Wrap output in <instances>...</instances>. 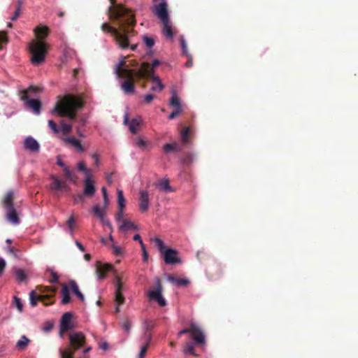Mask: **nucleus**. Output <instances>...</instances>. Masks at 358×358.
<instances>
[{"label":"nucleus","instance_id":"nucleus-61","mask_svg":"<svg viewBox=\"0 0 358 358\" xmlns=\"http://www.w3.org/2000/svg\"><path fill=\"white\" fill-rule=\"evenodd\" d=\"M131 322L129 321H125L123 324V328L124 329V330L129 333L130 329H131Z\"/></svg>","mask_w":358,"mask_h":358},{"label":"nucleus","instance_id":"nucleus-38","mask_svg":"<svg viewBox=\"0 0 358 358\" xmlns=\"http://www.w3.org/2000/svg\"><path fill=\"white\" fill-rule=\"evenodd\" d=\"M134 145L141 150H144L146 148L148 143L142 138L137 137L134 140Z\"/></svg>","mask_w":358,"mask_h":358},{"label":"nucleus","instance_id":"nucleus-53","mask_svg":"<svg viewBox=\"0 0 358 358\" xmlns=\"http://www.w3.org/2000/svg\"><path fill=\"white\" fill-rule=\"evenodd\" d=\"M141 247L143 252V261L145 262L148 260V255L145 248V245L142 241H141Z\"/></svg>","mask_w":358,"mask_h":358},{"label":"nucleus","instance_id":"nucleus-15","mask_svg":"<svg viewBox=\"0 0 358 358\" xmlns=\"http://www.w3.org/2000/svg\"><path fill=\"white\" fill-rule=\"evenodd\" d=\"M153 12L162 22L169 20L167 3L165 1H162L158 6H155Z\"/></svg>","mask_w":358,"mask_h":358},{"label":"nucleus","instance_id":"nucleus-46","mask_svg":"<svg viewBox=\"0 0 358 358\" xmlns=\"http://www.w3.org/2000/svg\"><path fill=\"white\" fill-rule=\"evenodd\" d=\"M66 224L69 229L70 232L72 234L73 229L76 227V222L73 216H71L70 218L66 221Z\"/></svg>","mask_w":358,"mask_h":358},{"label":"nucleus","instance_id":"nucleus-34","mask_svg":"<svg viewBox=\"0 0 358 358\" xmlns=\"http://www.w3.org/2000/svg\"><path fill=\"white\" fill-rule=\"evenodd\" d=\"M196 345L192 343H187L184 348V353L185 354H190L193 356H197V354L195 352L194 346Z\"/></svg>","mask_w":358,"mask_h":358},{"label":"nucleus","instance_id":"nucleus-9","mask_svg":"<svg viewBox=\"0 0 358 358\" xmlns=\"http://www.w3.org/2000/svg\"><path fill=\"white\" fill-rule=\"evenodd\" d=\"M49 292L54 293L55 290L48 287H37L36 290L31 291L29 294L30 304L32 306H36L38 301H41L45 306L49 305L50 303H48L46 301L50 299L52 295L48 294H45V293H48Z\"/></svg>","mask_w":358,"mask_h":358},{"label":"nucleus","instance_id":"nucleus-51","mask_svg":"<svg viewBox=\"0 0 358 358\" xmlns=\"http://www.w3.org/2000/svg\"><path fill=\"white\" fill-rule=\"evenodd\" d=\"M123 209L124 208H119V210L115 215L116 221L119 223L122 222V220H124L123 218Z\"/></svg>","mask_w":358,"mask_h":358},{"label":"nucleus","instance_id":"nucleus-62","mask_svg":"<svg viewBox=\"0 0 358 358\" xmlns=\"http://www.w3.org/2000/svg\"><path fill=\"white\" fill-rule=\"evenodd\" d=\"M92 157L94 159V165L96 166H99V155L98 154H93L92 155Z\"/></svg>","mask_w":358,"mask_h":358},{"label":"nucleus","instance_id":"nucleus-43","mask_svg":"<svg viewBox=\"0 0 358 358\" xmlns=\"http://www.w3.org/2000/svg\"><path fill=\"white\" fill-rule=\"evenodd\" d=\"M8 42L7 33L4 31H0V50L3 48L2 45L6 44Z\"/></svg>","mask_w":358,"mask_h":358},{"label":"nucleus","instance_id":"nucleus-41","mask_svg":"<svg viewBox=\"0 0 358 358\" xmlns=\"http://www.w3.org/2000/svg\"><path fill=\"white\" fill-rule=\"evenodd\" d=\"M15 274L16 278L20 282L25 281L27 280V275L23 270L18 269L16 271Z\"/></svg>","mask_w":358,"mask_h":358},{"label":"nucleus","instance_id":"nucleus-52","mask_svg":"<svg viewBox=\"0 0 358 358\" xmlns=\"http://www.w3.org/2000/svg\"><path fill=\"white\" fill-rule=\"evenodd\" d=\"M101 191H102L103 197V202H104L103 205L105 206V207H107L108 205V194H107V191H106V187H103L101 188Z\"/></svg>","mask_w":358,"mask_h":358},{"label":"nucleus","instance_id":"nucleus-29","mask_svg":"<svg viewBox=\"0 0 358 358\" xmlns=\"http://www.w3.org/2000/svg\"><path fill=\"white\" fill-rule=\"evenodd\" d=\"M107 207H105L103 205V208H101L99 205H95L92 210L96 216H97L100 220H103V217H104V215L106 214V208Z\"/></svg>","mask_w":358,"mask_h":358},{"label":"nucleus","instance_id":"nucleus-33","mask_svg":"<svg viewBox=\"0 0 358 358\" xmlns=\"http://www.w3.org/2000/svg\"><path fill=\"white\" fill-rule=\"evenodd\" d=\"M61 131L64 135H68L72 131V125L66 124L64 120H61Z\"/></svg>","mask_w":358,"mask_h":358},{"label":"nucleus","instance_id":"nucleus-64","mask_svg":"<svg viewBox=\"0 0 358 358\" xmlns=\"http://www.w3.org/2000/svg\"><path fill=\"white\" fill-rule=\"evenodd\" d=\"M189 327L185 329H182L178 333V336L180 337L183 334H189Z\"/></svg>","mask_w":358,"mask_h":358},{"label":"nucleus","instance_id":"nucleus-54","mask_svg":"<svg viewBox=\"0 0 358 358\" xmlns=\"http://www.w3.org/2000/svg\"><path fill=\"white\" fill-rule=\"evenodd\" d=\"M77 168L79 171L84 172L87 171V168L86 167L85 162L83 161L79 162L77 164Z\"/></svg>","mask_w":358,"mask_h":358},{"label":"nucleus","instance_id":"nucleus-24","mask_svg":"<svg viewBox=\"0 0 358 358\" xmlns=\"http://www.w3.org/2000/svg\"><path fill=\"white\" fill-rule=\"evenodd\" d=\"M169 105L173 107L175 109L182 110L180 99L177 96V94L175 91L171 92V98L169 101Z\"/></svg>","mask_w":358,"mask_h":358},{"label":"nucleus","instance_id":"nucleus-56","mask_svg":"<svg viewBox=\"0 0 358 358\" xmlns=\"http://www.w3.org/2000/svg\"><path fill=\"white\" fill-rule=\"evenodd\" d=\"M73 200H74V202L76 203H83L85 199H84V195L83 194H78L77 195H75L73 196Z\"/></svg>","mask_w":358,"mask_h":358},{"label":"nucleus","instance_id":"nucleus-48","mask_svg":"<svg viewBox=\"0 0 358 358\" xmlns=\"http://www.w3.org/2000/svg\"><path fill=\"white\" fill-rule=\"evenodd\" d=\"M48 126L54 134H58L60 131L57 124L52 120H48Z\"/></svg>","mask_w":358,"mask_h":358},{"label":"nucleus","instance_id":"nucleus-17","mask_svg":"<svg viewBox=\"0 0 358 358\" xmlns=\"http://www.w3.org/2000/svg\"><path fill=\"white\" fill-rule=\"evenodd\" d=\"M139 208L141 211L145 212L149 208V194L146 190H141L139 192Z\"/></svg>","mask_w":358,"mask_h":358},{"label":"nucleus","instance_id":"nucleus-45","mask_svg":"<svg viewBox=\"0 0 358 358\" xmlns=\"http://www.w3.org/2000/svg\"><path fill=\"white\" fill-rule=\"evenodd\" d=\"M13 305L17 308V310L21 313L23 310V304L20 298L17 296L13 297Z\"/></svg>","mask_w":358,"mask_h":358},{"label":"nucleus","instance_id":"nucleus-8","mask_svg":"<svg viewBox=\"0 0 358 358\" xmlns=\"http://www.w3.org/2000/svg\"><path fill=\"white\" fill-rule=\"evenodd\" d=\"M110 6L108 8V13L110 20H117L120 18H129L130 15H134L132 11L122 4H117L116 0H109Z\"/></svg>","mask_w":358,"mask_h":358},{"label":"nucleus","instance_id":"nucleus-50","mask_svg":"<svg viewBox=\"0 0 358 358\" xmlns=\"http://www.w3.org/2000/svg\"><path fill=\"white\" fill-rule=\"evenodd\" d=\"M148 347L149 346L145 345H143L141 347V350L138 354V358H144V357L145 356V354L148 351Z\"/></svg>","mask_w":358,"mask_h":358},{"label":"nucleus","instance_id":"nucleus-26","mask_svg":"<svg viewBox=\"0 0 358 358\" xmlns=\"http://www.w3.org/2000/svg\"><path fill=\"white\" fill-rule=\"evenodd\" d=\"M163 24V31L164 34L169 38H172L173 36V33L172 31V27L170 24L169 20H167L166 21L162 22Z\"/></svg>","mask_w":358,"mask_h":358},{"label":"nucleus","instance_id":"nucleus-42","mask_svg":"<svg viewBox=\"0 0 358 358\" xmlns=\"http://www.w3.org/2000/svg\"><path fill=\"white\" fill-rule=\"evenodd\" d=\"M141 339L145 342L144 345L149 346L152 341V334L150 332L145 331L141 337Z\"/></svg>","mask_w":358,"mask_h":358},{"label":"nucleus","instance_id":"nucleus-25","mask_svg":"<svg viewBox=\"0 0 358 358\" xmlns=\"http://www.w3.org/2000/svg\"><path fill=\"white\" fill-rule=\"evenodd\" d=\"M169 280L177 286H187L189 283V280L186 278H177L173 275H169Z\"/></svg>","mask_w":358,"mask_h":358},{"label":"nucleus","instance_id":"nucleus-36","mask_svg":"<svg viewBox=\"0 0 358 358\" xmlns=\"http://www.w3.org/2000/svg\"><path fill=\"white\" fill-rule=\"evenodd\" d=\"M62 169L64 171V175L69 180L73 182H76L77 176L72 173V171L69 169V168L67 166L64 167Z\"/></svg>","mask_w":358,"mask_h":358},{"label":"nucleus","instance_id":"nucleus-18","mask_svg":"<svg viewBox=\"0 0 358 358\" xmlns=\"http://www.w3.org/2000/svg\"><path fill=\"white\" fill-rule=\"evenodd\" d=\"M96 192V188L92 180H84L83 195L91 197Z\"/></svg>","mask_w":358,"mask_h":358},{"label":"nucleus","instance_id":"nucleus-16","mask_svg":"<svg viewBox=\"0 0 358 358\" xmlns=\"http://www.w3.org/2000/svg\"><path fill=\"white\" fill-rule=\"evenodd\" d=\"M72 316V314L69 312H66L62 315L60 324L61 336H62L64 332L68 331L73 328L71 324Z\"/></svg>","mask_w":358,"mask_h":358},{"label":"nucleus","instance_id":"nucleus-28","mask_svg":"<svg viewBox=\"0 0 358 358\" xmlns=\"http://www.w3.org/2000/svg\"><path fill=\"white\" fill-rule=\"evenodd\" d=\"M141 122V120L140 118H134L131 120L129 126L131 133L134 134L137 133Z\"/></svg>","mask_w":358,"mask_h":358},{"label":"nucleus","instance_id":"nucleus-22","mask_svg":"<svg viewBox=\"0 0 358 358\" xmlns=\"http://www.w3.org/2000/svg\"><path fill=\"white\" fill-rule=\"evenodd\" d=\"M69 286L71 288V290L72 292H73V294L81 301H85V297H84V295L83 294V293L80 291L79 289V287L76 283V282L75 280H70L69 282Z\"/></svg>","mask_w":358,"mask_h":358},{"label":"nucleus","instance_id":"nucleus-5","mask_svg":"<svg viewBox=\"0 0 358 358\" xmlns=\"http://www.w3.org/2000/svg\"><path fill=\"white\" fill-rule=\"evenodd\" d=\"M86 344L85 335L82 332H74L69 334V345L65 349H60L61 358H84L91 347L82 350Z\"/></svg>","mask_w":358,"mask_h":358},{"label":"nucleus","instance_id":"nucleus-37","mask_svg":"<svg viewBox=\"0 0 358 358\" xmlns=\"http://www.w3.org/2000/svg\"><path fill=\"white\" fill-rule=\"evenodd\" d=\"M117 193L118 208H124L125 206V199L123 195V192L121 189H117Z\"/></svg>","mask_w":358,"mask_h":358},{"label":"nucleus","instance_id":"nucleus-1","mask_svg":"<svg viewBox=\"0 0 358 358\" xmlns=\"http://www.w3.org/2000/svg\"><path fill=\"white\" fill-rule=\"evenodd\" d=\"M160 64L158 59L153 60L150 64L148 62H143L140 67L131 69L130 65L127 64L124 59H122L115 66V73L117 78L122 80L120 83L122 90L126 94H132L135 91V81L141 79L150 80L158 85L157 87H151L153 92H161L164 88L159 76L155 74V69Z\"/></svg>","mask_w":358,"mask_h":358},{"label":"nucleus","instance_id":"nucleus-58","mask_svg":"<svg viewBox=\"0 0 358 358\" xmlns=\"http://www.w3.org/2000/svg\"><path fill=\"white\" fill-rule=\"evenodd\" d=\"M6 266V261L3 258H0V276L3 274Z\"/></svg>","mask_w":358,"mask_h":358},{"label":"nucleus","instance_id":"nucleus-55","mask_svg":"<svg viewBox=\"0 0 358 358\" xmlns=\"http://www.w3.org/2000/svg\"><path fill=\"white\" fill-rule=\"evenodd\" d=\"M182 112V110H179V109H175L168 117V118L169 120H173L174 118H176V117H178L180 113Z\"/></svg>","mask_w":358,"mask_h":358},{"label":"nucleus","instance_id":"nucleus-57","mask_svg":"<svg viewBox=\"0 0 358 358\" xmlns=\"http://www.w3.org/2000/svg\"><path fill=\"white\" fill-rule=\"evenodd\" d=\"M51 276H52V278L49 280L51 284L57 283L58 282V280H59L58 275L55 272L52 271H51Z\"/></svg>","mask_w":358,"mask_h":358},{"label":"nucleus","instance_id":"nucleus-32","mask_svg":"<svg viewBox=\"0 0 358 358\" xmlns=\"http://www.w3.org/2000/svg\"><path fill=\"white\" fill-rule=\"evenodd\" d=\"M29 339L27 338L25 336H22L20 338V340H19L17 342V344H16V347L19 349V350H24L27 346L28 345L29 343Z\"/></svg>","mask_w":358,"mask_h":358},{"label":"nucleus","instance_id":"nucleus-39","mask_svg":"<svg viewBox=\"0 0 358 358\" xmlns=\"http://www.w3.org/2000/svg\"><path fill=\"white\" fill-rule=\"evenodd\" d=\"M194 155L192 153H187L182 158V162L183 164L189 166L194 162Z\"/></svg>","mask_w":358,"mask_h":358},{"label":"nucleus","instance_id":"nucleus-21","mask_svg":"<svg viewBox=\"0 0 358 358\" xmlns=\"http://www.w3.org/2000/svg\"><path fill=\"white\" fill-rule=\"evenodd\" d=\"M62 299V304L65 305L71 301L70 292L68 286L66 284H62L61 290Z\"/></svg>","mask_w":358,"mask_h":358},{"label":"nucleus","instance_id":"nucleus-3","mask_svg":"<svg viewBox=\"0 0 358 358\" xmlns=\"http://www.w3.org/2000/svg\"><path fill=\"white\" fill-rule=\"evenodd\" d=\"M36 39L32 41L29 46L31 55V61L34 65L42 64L49 48L48 45L43 41L49 34L50 29L47 26H38L34 29Z\"/></svg>","mask_w":358,"mask_h":358},{"label":"nucleus","instance_id":"nucleus-60","mask_svg":"<svg viewBox=\"0 0 358 358\" xmlns=\"http://www.w3.org/2000/svg\"><path fill=\"white\" fill-rule=\"evenodd\" d=\"M155 99V96L152 94H146L144 96V100L147 103H150Z\"/></svg>","mask_w":358,"mask_h":358},{"label":"nucleus","instance_id":"nucleus-49","mask_svg":"<svg viewBox=\"0 0 358 358\" xmlns=\"http://www.w3.org/2000/svg\"><path fill=\"white\" fill-rule=\"evenodd\" d=\"M143 41L145 45L149 48H151L155 44L153 38L148 37L147 36H143Z\"/></svg>","mask_w":358,"mask_h":358},{"label":"nucleus","instance_id":"nucleus-11","mask_svg":"<svg viewBox=\"0 0 358 358\" xmlns=\"http://www.w3.org/2000/svg\"><path fill=\"white\" fill-rule=\"evenodd\" d=\"M163 287L159 278H157L155 282V287L153 289H150L148 293V296L150 300L155 301L160 306L164 307L166 305V301L162 296V292Z\"/></svg>","mask_w":358,"mask_h":358},{"label":"nucleus","instance_id":"nucleus-19","mask_svg":"<svg viewBox=\"0 0 358 358\" xmlns=\"http://www.w3.org/2000/svg\"><path fill=\"white\" fill-rule=\"evenodd\" d=\"M25 149L31 152H38L39 150V144L33 137L29 136L24 140Z\"/></svg>","mask_w":358,"mask_h":358},{"label":"nucleus","instance_id":"nucleus-44","mask_svg":"<svg viewBox=\"0 0 358 358\" xmlns=\"http://www.w3.org/2000/svg\"><path fill=\"white\" fill-rule=\"evenodd\" d=\"M155 325V324L154 321L150 320H145V322L143 323V327L145 329V331L150 332V331L152 328H154Z\"/></svg>","mask_w":358,"mask_h":358},{"label":"nucleus","instance_id":"nucleus-2","mask_svg":"<svg viewBox=\"0 0 358 358\" xmlns=\"http://www.w3.org/2000/svg\"><path fill=\"white\" fill-rule=\"evenodd\" d=\"M110 20L117 27H112L105 22L101 25V30L111 34L120 48L123 50L128 48L129 47V39L134 35L135 15H130L129 18L126 19L121 17L120 20Z\"/></svg>","mask_w":358,"mask_h":358},{"label":"nucleus","instance_id":"nucleus-14","mask_svg":"<svg viewBox=\"0 0 358 358\" xmlns=\"http://www.w3.org/2000/svg\"><path fill=\"white\" fill-rule=\"evenodd\" d=\"M113 271V266L110 264H101L98 262L96 267V274L99 280H103L109 271Z\"/></svg>","mask_w":358,"mask_h":358},{"label":"nucleus","instance_id":"nucleus-31","mask_svg":"<svg viewBox=\"0 0 358 358\" xmlns=\"http://www.w3.org/2000/svg\"><path fill=\"white\" fill-rule=\"evenodd\" d=\"M163 150L164 152H179L180 151V148L178 143H174L172 144L166 143L164 145Z\"/></svg>","mask_w":358,"mask_h":358},{"label":"nucleus","instance_id":"nucleus-13","mask_svg":"<svg viewBox=\"0 0 358 358\" xmlns=\"http://www.w3.org/2000/svg\"><path fill=\"white\" fill-rule=\"evenodd\" d=\"M162 254L164 260L166 264H174L181 262L180 259L178 257V251L174 249L166 248Z\"/></svg>","mask_w":358,"mask_h":358},{"label":"nucleus","instance_id":"nucleus-20","mask_svg":"<svg viewBox=\"0 0 358 358\" xmlns=\"http://www.w3.org/2000/svg\"><path fill=\"white\" fill-rule=\"evenodd\" d=\"M119 229L122 231L127 232L130 230H138V227L133 222L127 220H122L119 225Z\"/></svg>","mask_w":358,"mask_h":358},{"label":"nucleus","instance_id":"nucleus-40","mask_svg":"<svg viewBox=\"0 0 358 358\" xmlns=\"http://www.w3.org/2000/svg\"><path fill=\"white\" fill-rule=\"evenodd\" d=\"M152 241L156 244V245L158 247V249L161 253H162L164 250L166 249V247L164 246V242L159 238H154L152 239Z\"/></svg>","mask_w":358,"mask_h":358},{"label":"nucleus","instance_id":"nucleus-4","mask_svg":"<svg viewBox=\"0 0 358 358\" xmlns=\"http://www.w3.org/2000/svg\"><path fill=\"white\" fill-rule=\"evenodd\" d=\"M55 110L60 117H66L70 120H76V111L84 106L83 96H76L71 94H67L63 97L59 96Z\"/></svg>","mask_w":358,"mask_h":358},{"label":"nucleus","instance_id":"nucleus-23","mask_svg":"<svg viewBox=\"0 0 358 358\" xmlns=\"http://www.w3.org/2000/svg\"><path fill=\"white\" fill-rule=\"evenodd\" d=\"M156 186L162 191L173 192L172 187L169 185V180L166 178L159 180L156 183Z\"/></svg>","mask_w":358,"mask_h":358},{"label":"nucleus","instance_id":"nucleus-47","mask_svg":"<svg viewBox=\"0 0 358 358\" xmlns=\"http://www.w3.org/2000/svg\"><path fill=\"white\" fill-rule=\"evenodd\" d=\"M21 4H22V2L20 1H18L17 3V8H16V10L14 13V15L10 17V20L12 21H15L17 20V19L18 18V17L20 16V13H21Z\"/></svg>","mask_w":358,"mask_h":358},{"label":"nucleus","instance_id":"nucleus-27","mask_svg":"<svg viewBox=\"0 0 358 358\" xmlns=\"http://www.w3.org/2000/svg\"><path fill=\"white\" fill-rule=\"evenodd\" d=\"M50 178L52 180L50 186L51 190L59 191L62 189V182L59 178L55 176H51Z\"/></svg>","mask_w":358,"mask_h":358},{"label":"nucleus","instance_id":"nucleus-6","mask_svg":"<svg viewBox=\"0 0 358 358\" xmlns=\"http://www.w3.org/2000/svg\"><path fill=\"white\" fill-rule=\"evenodd\" d=\"M14 192L13 190L8 191L3 199V206L6 212V220L13 224L16 225L20 223V218L14 207Z\"/></svg>","mask_w":358,"mask_h":358},{"label":"nucleus","instance_id":"nucleus-63","mask_svg":"<svg viewBox=\"0 0 358 358\" xmlns=\"http://www.w3.org/2000/svg\"><path fill=\"white\" fill-rule=\"evenodd\" d=\"M101 221L104 225L108 227L111 231H113V227L109 220H105L104 217H103V220H101Z\"/></svg>","mask_w":358,"mask_h":358},{"label":"nucleus","instance_id":"nucleus-7","mask_svg":"<svg viewBox=\"0 0 358 358\" xmlns=\"http://www.w3.org/2000/svg\"><path fill=\"white\" fill-rule=\"evenodd\" d=\"M41 91V89L36 86H30L27 90H22L20 92V99L24 101V105L32 109L35 114H39L41 108V101L39 99H29L28 93H38Z\"/></svg>","mask_w":358,"mask_h":358},{"label":"nucleus","instance_id":"nucleus-10","mask_svg":"<svg viewBox=\"0 0 358 358\" xmlns=\"http://www.w3.org/2000/svg\"><path fill=\"white\" fill-rule=\"evenodd\" d=\"M190 338L196 345H202L206 343V336L202 328L195 322H189Z\"/></svg>","mask_w":358,"mask_h":358},{"label":"nucleus","instance_id":"nucleus-12","mask_svg":"<svg viewBox=\"0 0 358 358\" xmlns=\"http://www.w3.org/2000/svg\"><path fill=\"white\" fill-rule=\"evenodd\" d=\"M115 280V301L117 304L115 308V313L120 312L119 306L124 303V297L122 294L123 289V283L121 281L120 277L117 275L115 271H114Z\"/></svg>","mask_w":358,"mask_h":358},{"label":"nucleus","instance_id":"nucleus-59","mask_svg":"<svg viewBox=\"0 0 358 358\" xmlns=\"http://www.w3.org/2000/svg\"><path fill=\"white\" fill-rule=\"evenodd\" d=\"M113 253L115 255H121L122 253V249L120 247L113 245Z\"/></svg>","mask_w":358,"mask_h":358},{"label":"nucleus","instance_id":"nucleus-35","mask_svg":"<svg viewBox=\"0 0 358 358\" xmlns=\"http://www.w3.org/2000/svg\"><path fill=\"white\" fill-rule=\"evenodd\" d=\"M189 133H190L189 127H185L181 131V133H180L181 140L184 144L188 143L189 139Z\"/></svg>","mask_w":358,"mask_h":358},{"label":"nucleus","instance_id":"nucleus-30","mask_svg":"<svg viewBox=\"0 0 358 358\" xmlns=\"http://www.w3.org/2000/svg\"><path fill=\"white\" fill-rule=\"evenodd\" d=\"M65 141L69 143L72 144L80 152H83L84 148L83 147L80 142L78 139L73 138V137H69V138H65Z\"/></svg>","mask_w":358,"mask_h":358}]
</instances>
